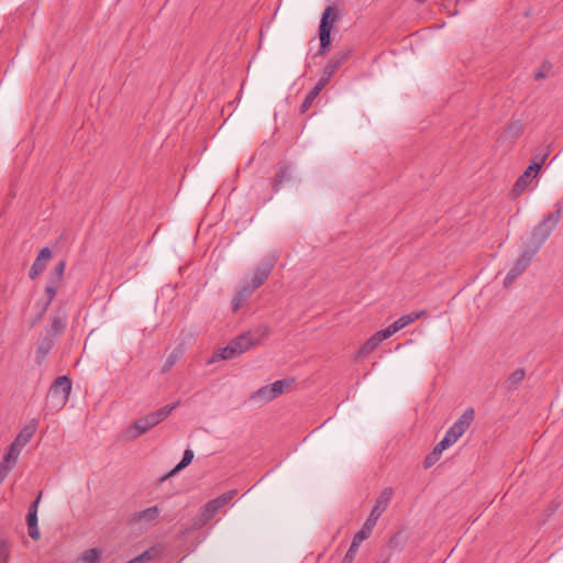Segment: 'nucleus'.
<instances>
[{"instance_id":"nucleus-1","label":"nucleus","mask_w":563,"mask_h":563,"mask_svg":"<svg viewBox=\"0 0 563 563\" xmlns=\"http://www.w3.org/2000/svg\"><path fill=\"white\" fill-rule=\"evenodd\" d=\"M560 214L561 213H549L548 217L533 229L530 241L525 244L520 257L515 262L504 279L505 287L511 286L529 267L533 256L550 236L552 230L559 224Z\"/></svg>"},{"instance_id":"nucleus-2","label":"nucleus","mask_w":563,"mask_h":563,"mask_svg":"<svg viewBox=\"0 0 563 563\" xmlns=\"http://www.w3.org/2000/svg\"><path fill=\"white\" fill-rule=\"evenodd\" d=\"M339 20V10L335 5H328L321 16L319 24L320 48L318 55H325L331 46V31Z\"/></svg>"},{"instance_id":"nucleus-3","label":"nucleus","mask_w":563,"mask_h":563,"mask_svg":"<svg viewBox=\"0 0 563 563\" xmlns=\"http://www.w3.org/2000/svg\"><path fill=\"white\" fill-rule=\"evenodd\" d=\"M393 494H394V492H393V488H390V487L385 488L380 493V495L376 499V503H375V505H374V507H373L368 518L364 522V525L361 528V530L356 532V533H363L365 540L367 538H369V536H371L374 527L376 526L379 517L382 516V514L388 507V505H389V503L391 500Z\"/></svg>"},{"instance_id":"nucleus-4","label":"nucleus","mask_w":563,"mask_h":563,"mask_svg":"<svg viewBox=\"0 0 563 563\" xmlns=\"http://www.w3.org/2000/svg\"><path fill=\"white\" fill-rule=\"evenodd\" d=\"M278 256L273 254L263 258L258 265L253 269L250 280H245L244 284L250 287V290L255 291L264 285V283L271 276Z\"/></svg>"},{"instance_id":"nucleus-5","label":"nucleus","mask_w":563,"mask_h":563,"mask_svg":"<svg viewBox=\"0 0 563 563\" xmlns=\"http://www.w3.org/2000/svg\"><path fill=\"white\" fill-rule=\"evenodd\" d=\"M352 51L351 49H343L334 54L328 62L327 66L324 67L323 74L319 79L320 86L325 87L333 75L336 73L340 67L347 62V59L351 56Z\"/></svg>"},{"instance_id":"nucleus-6","label":"nucleus","mask_w":563,"mask_h":563,"mask_svg":"<svg viewBox=\"0 0 563 563\" xmlns=\"http://www.w3.org/2000/svg\"><path fill=\"white\" fill-rule=\"evenodd\" d=\"M475 411L473 408H467L462 416L453 423L446 431L445 437L449 438L453 444L466 432L472 421L474 420Z\"/></svg>"},{"instance_id":"nucleus-7","label":"nucleus","mask_w":563,"mask_h":563,"mask_svg":"<svg viewBox=\"0 0 563 563\" xmlns=\"http://www.w3.org/2000/svg\"><path fill=\"white\" fill-rule=\"evenodd\" d=\"M235 495H236V490L231 489V490H228V492L223 493L222 495L218 496L217 498L208 501L205 505L203 514H202L205 520L212 519L222 507H224L229 501H231L233 499V497Z\"/></svg>"},{"instance_id":"nucleus-8","label":"nucleus","mask_w":563,"mask_h":563,"mask_svg":"<svg viewBox=\"0 0 563 563\" xmlns=\"http://www.w3.org/2000/svg\"><path fill=\"white\" fill-rule=\"evenodd\" d=\"M296 183V177L292 174L290 166L280 162L277 165L275 176L273 178V190L278 191L287 185H294Z\"/></svg>"},{"instance_id":"nucleus-9","label":"nucleus","mask_w":563,"mask_h":563,"mask_svg":"<svg viewBox=\"0 0 563 563\" xmlns=\"http://www.w3.org/2000/svg\"><path fill=\"white\" fill-rule=\"evenodd\" d=\"M427 316V310H420V311H413L411 313L401 316L396 321H394L391 324H389L385 330L387 333L391 336L399 330L404 329L405 327L413 323L416 320Z\"/></svg>"},{"instance_id":"nucleus-10","label":"nucleus","mask_w":563,"mask_h":563,"mask_svg":"<svg viewBox=\"0 0 563 563\" xmlns=\"http://www.w3.org/2000/svg\"><path fill=\"white\" fill-rule=\"evenodd\" d=\"M539 173L534 172V167H527L522 175L516 180L511 194L514 197L520 196L529 185L533 181V179L538 176Z\"/></svg>"},{"instance_id":"nucleus-11","label":"nucleus","mask_w":563,"mask_h":563,"mask_svg":"<svg viewBox=\"0 0 563 563\" xmlns=\"http://www.w3.org/2000/svg\"><path fill=\"white\" fill-rule=\"evenodd\" d=\"M37 418L31 419L13 440L18 445L24 448L34 437L38 427Z\"/></svg>"},{"instance_id":"nucleus-12","label":"nucleus","mask_w":563,"mask_h":563,"mask_svg":"<svg viewBox=\"0 0 563 563\" xmlns=\"http://www.w3.org/2000/svg\"><path fill=\"white\" fill-rule=\"evenodd\" d=\"M390 335L387 333V331L379 330L375 332L364 344L360 347L358 354L360 356L367 355L372 353L377 346L386 339H388Z\"/></svg>"},{"instance_id":"nucleus-13","label":"nucleus","mask_w":563,"mask_h":563,"mask_svg":"<svg viewBox=\"0 0 563 563\" xmlns=\"http://www.w3.org/2000/svg\"><path fill=\"white\" fill-rule=\"evenodd\" d=\"M51 257H52V252L48 247H43L40 251L35 262L33 263V265L31 266L30 272H29V276L31 279L36 278V276L45 269L46 262L48 260H51Z\"/></svg>"},{"instance_id":"nucleus-14","label":"nucleus","mask_w":563,"mask_h":563,"mask_svg":"<svg viewBox=\"0 0 563 563\" xmlns=\"http://www.w3.org/2000/svg\"><path fill=\"white\" fill-rule=\"evenodd\" d=\"M155 427V423L152 421L150 413L145 417H142L134 421V423L129 428V433L131 438H137L152 428Z\"/></svg>"},{"instance_id":"nucleus-15","label":"nucleus","mask_w":563,"mask_h":563,"mask_svg":"<svg viewBox=\"0 0 563 563\" xmlns=\"http://www.w3.org/2000/svg\"><path fill=\"white\" fill-rule=\"evenodd\" d=\"M49 389L55 391L56 395H66V397L69 398V395L71 393V380L66 375L59 376L53 382Z\"/></svg>"},{"instance_id":"nucleus-16","label":"nucleus","mask_w":563,"mask_h":563,"mask_svg":"<svg viewBox=\"0 0 563 563\" xmlns=\"http://www.w3.org/2000/svg\"><path fill=\"white\" fill-rule=\"evenodd\" d=\"M161 509L157 506H153L135 512L131 519L132 522H152L158 518Z\"/></svg>"},{"instance_id":"nucleus-17","label":"nucleus","mask_w":563,"mask_h":563,"mask_svg":"<svg viewBox=\"0 0 563 563\" xmlns=\"http://www.w3.org/2000/svg\"><path fill=\"white\" fill-rule=\"evenodd\" d=\"M68 401V397L66 395L59 396L56 395L55 391L52 389H48L47 396H46V407L51 411H59L62 410Z\"/></svg>"},{"instance_id":"nucleus-18","label":"nucleus","mask_w":563,"mask_h":563,"mask_svg":"<svg viewBox=\"0 0 563 563\" xmlns=\"http://www.w3.org/2000/svg\"><path fill=\"white\" fill-rule=\"evenodd\" d=\"M274 399H276V394L272 390V385L261 387L251 396V400L260 404L261 406Z\"/></svg>"},{"instance_id":"nucleus-19","label":"nucleus","mask_w":563,"mask_h":563,"mask_svg":"<svg viewBox=\"0 0 563 563\" xmlns=\"http://www.w3.org/2000/svg\"><path fill=\"white\" fill-rule=\"evenodd\" d=\"M232 346L235 347V351L240 354L249 351L252 346L257 344L256 341H254L250 333H244L235 338L231 341Z\"/></svg>"},{"instance_id":"nucleus-20","label":"nucleus","mask_w":563,"mask_h":563,"mask_svg":"<svg viewBox=\"0 0 563 563\" xmlns=\"http://www.w3.org/2000/svg\"><path fill=\"white\" fill-rule=\"evenodd\" d=\"M525 376L526 371L523 368H517L505 380V388L510 391L516 390L521 385Z\"/></svg>"},{"instance_id":"nucleus-21","label":"nucleus","mask_w":563,"mask_h":563,"mask_svg":"<svg viewBox=\"0 0 563 563\" xmlns=\"http://www.w3.org/2000/svg\"><path fill=\"white\" fill-rule=\"evenodd\" d=\"M522 132H523V125H522L521 121H519V120L511 121L508 123V125L504 130L501 136L505 140L515 141L522 134Z\"/></svg>"},{"instance_id":"nucleus-22","label":"nucleus","mask_w":563,"mask_h":563,"mask_svg":"<svg viewBox=\"0 0 563 563\" xmlns=\"http://www.w3.org/2000/svg\"><path fill=\"white\" fill-rule=\"evenodd\" d=\"M364 536L363 533H355L354 537H353V540H352V543L347 550V552L345 553L343 560H342V563H353L354 559H355V555L358 551V548L361 545V543L364 541Z\"/></svg>"},{"instance_id":"nucleus-23","label":"nucleus","mask_w":563,"mask_h":563,"mask_svg":"<svg viewBox=\"0 0 563 563\" xmlns=\"http://www.w3.org/2000/svg\"><path fill=\"white\" fill-rule=\"evenodd\" d=\"M179 406V401H176L173 405L164 406L153 412L150 413L152 421L157 426L159 422L165 420L174 409Z\"/></svg>"},{"instance_id":"nucleus-24","label":"nucleus","mask_w":563,"mask_h":563,"mask_svg":"<svg viewBox=\"0 0 563 563\" xmlns=\"http://www.w3.org/2000/svg\"><path fill=\"white\" fill-rule=\"evenodd\" d=\"M55 342L53 338H45L43 339L36 350V362L41 364L45 357L48 355V353L54 347Z\"/></svg>"},{"instance_id":"nucleus-25","label":"nucleus","mask_w":563,"mask_h":563,"mask_svg":"<svg viewBox=\"0 0 563 563\" xmlns=\"http://www.w3.org/2000/svg\"><path fill=\"white\" fill-rule=\"evenodd\" d=\"M253 290H250L245 284L236 291L232 300V309L233 311H238L240 307L246 301V299L253 294Z\"/></svg>"},{"instance_id":"nucleus-26","label":"nucleus","mask_w":563,"mask_h":563,"mask_svg":"<svg viewBox=\"0 0 563 563\" xmlns=\"http://www.w3.org/2000/svg\"><path fill=\"white\" fill-rule=\"evenodd\" d=\"M550 155L549 146L541 148L532 158L529 167H534V172L539 173Z\"/></svg>"},{"instance_id":"nucleus-27","label":"nucleus","mask_w":563,"mask_h":563,"mask_svg":"<svg viewBox=\"0 0 563 563\" xmlns=\"http://www.w3.org/2000/svg\"><path fill=\"white\" fill-rule=\"evenodd\" d=\"M101 552L97 548L86 550L75 563H99Z\"/></svg>"},{"instance_id":"nucleus-28","label":"nucleus","mask_w":563,"mask_h":563,"mask_svg":"<svg viewBox=\"0 0 563 563\" xmlns=\"http://www.w3.org/2000/svg\"><path fill=\"white\" fill-rule=\"evenodd\" d=\"M295 384V378L289 377L285 379H279L274 382L272 385V390L276 394V398L284 394L287 389H289Z\"/></svg>"},{"instance_id":"nucleus-29","label":"nucleus","mask_w":563,"mask_h":563,"mask_svg":"<svg viewBox=\"0 0 563 563\" xmlns=\"http://www.w3.org/2000/svg\"><path fill=\"white\" fill-rule=\"evenodd\" d=\"M235 355H239V353L235 351V347L232 346V343L230 342L225 347L220 349L218 352H216L210 362H216L218 360H230Z\"/></svg>"},{"instance_id":"nucleus-30","label":"nucleus","mask_w":563,"mask_h":563,"mask_svg":"<svg viewBox=\"0 0 563 563\" xmlns=\"http://www.w3.org/2000/svg\"><path fill=\"white\" fill-rule=\"evenodd\" d=\"M27 528H29V536L33 540H38L41 537L38 527H37V514L29 512L26 517Z\"/></svg>"},{"instance_id":"nucleus-31","label":"nucleus","mask_w":563,"mask_h":563,"mask_svg":"<svg viewBox=\"0 0 563 563\" xmlns=\"http://www.w3.org/2000/svg\"><path fill=\"white\" fill-rule=\"evenodd\" d=\"M323 88V86H320V84L317 82L314 88L306 96L303 102L301 103V113H305L311 107L313 100L318 97V95L321 92Z\"/></svg>"},{"instance_id":"nucleus-32","label":"nucleus","mask_w":563,"mask_h":563,"mask_svg":"<svg viewBox=\"0 0 563 563\" xmlns=\"http://www.w3.org/2000/svg\"><path fill=\"white\" fill-rule=\"evenodd\" d=\"M59 285H60V282H57L56 279H48V283H47L46 288H45L47 300H46V303L44 306V310H46L47 307L53 301V299L56 296V292H57V290L59 288Z\"/></svg>"},{"instance_id":"nucleus-33","label":"nucleus","mask_w":563,"mask_h":563,"mask_svg":"<svg viewBox=\"0 0 563 563\" xmlns=\"http://www.w3.org/2000/svg\"><path fill=\"white\" fill-rule=\"evenodd\" d=\"M194 459V452L190 449L185 450L184 456L181 461L176 465V467L169 472L168 476L176 474L178 471L188 466Z\"/></svg>"},{"instance_id":"nucleus-34","label":"nucleus","mask_w":563,"mask_h":563,"mask_svg":"<svg viewBox=\"0 0 563 563\" xmlns=\"http://www.w3.org/2000/svg\"><path fill=\"white\" fill-rule=\"evenodd\" d=\"M22 446L18 445L14 441L10 444L8 452L4 454V459H7V462H13L16 464L19 455L22 451Z\"/></svg>"},{"instance_id":"nucleus-35","label":"nucleus","mask_w":563,"mask_h":563,"mask_svg":"<svg viewBox=\"0 0 563 563\" xmlns=\"http://www.w3.org/2000/svg\"><path fill=\"white\" fill-rule=\"evenodd\" d=\"M65 327L66 323L64 319L59 316H54L51 322L52 338L54 339V336L60 333L65 329Z\"/></svg>"},{"instance_id":"nucleus-36","label":"nucleus","mask_w":563,"mask_h":563,"mask_svg":"<svg viewBox=\"0 0 563 563\" xmlns=\"http://www.w3.org/2000/svg\"><path fill=\"white\" fill-rule=\"evenodd\" d=\"M14 465L15 464L13 462H7V459L3 457L2 462L0 463V483L7 478Z\"/></svg>"},{"instance_id":"nucleus-37","label":"nucleus","mask_w":563,"mask_h":563,"mask_svg":"<svg viewBox=\"0 0 563 563\" xmlns=\"http://www.w3.org/2000/svg\"><path fill=\"white\" fill-rule=\"evenodd\" d=\"M551 68H552V65L550 62H548V60L543 62L540 69L534 74V79L540 80V79L545 78L549 75Z\"/></svg>"},{"instance_id":"nucleus-38","label":"nucleus","mask_w":563,"mask_h":563,"mask_svg":"<svg viewBox=\"0 0 563 563\" xmlns=\"http://www.w3.org/2000/svg\"><path fill=\"white\" fill-rule=\"evenodd\" d=\"M66 267V263L60 261L54 268L53 273L49 276V279H56L57 282H62L64 271Z\"/></svg>"},{"instance_id":"nucleus-39","label":"nucleus","mask_w":563,"mask_h":563,"mask_svg":"<svg viewBox=\"0 0 563 563\" xmlns=\"http://www.w3.org/2000/svg\"><path fill=\"white\" fill-rule=\"evenodd\" d=\"M156 555L157 551L155 548H151L137 555V558L141 559V563H148L150 561L154 560Z\"/></svg>"},{"instance_id":"nucleus-40","label":"nucleus","mask_w":563,"mask_h":563,"mask_svg":"<svg viewBox=\"0 0 563 563\" xmlns=\"http://www.w3.org/2000/svg\"><path fill=\"white\" fill-rule=\"evenodd\" d=\"M441 453H439L437 450L433 449V451L428 454V456L424 460V467L429 468L432 466L435 462L439 461Z\"/></svg>"},{"instance_id":"nucleus-41","label":"nucleus","mask_w":563,"mask_h":563,"mask_svg":"<svg viewBox=\"0 0 563 563\" xmlns=\"http://www.w3.org/2000/svg\"><path fill=\"white\" fill-rule=\"evenodd\" d=\"M451 445H453V442L444 435V438L434 446V450L442 454V452Z\"/></svg>"},{"instance_id":"nucleus-42","label":"nucleus","mask_w":563,"mask_h":563,"mask_svg":"<svg viewBox=\"0 0 563 563\" xmlns=\"http://www.w3.org/2000/svg\"><path fill=\"white\" fill-rule=\"evenodd\" d=\"M9 561V549L4 542H0V563Z\"/></svg>"},{"instance_id":"nucleus-43","label":"nucleus","mask_w":563,"mask_h":563,"mask_svg":"<svg viewBox=\"0 0 563 563\" xmlns=\"http://www.w3.org/2000/svg\"><path fill=\"white\" fill-rule=\"evenodd\" d=\"M175 362H176V356H175V354H174V353H172V354L168 356V358L166 360V362H165V364H164V366H163V369H162V371H163L164 373L168 372V371L174 366Z\"/></svg>"},{"instance_id":"nucleus-44","label":"nucleus","mask_w":563,"mask_h":563,"mask_svg":"<svg viewBox=\"0 0 563 563\" xmlns=\"http://www.w3.org/2000/svg\"><path fill=\"white\" fill-rule=\"evenodd\" d=\"M41 496H42V493H40V495L36 497V499L31 504V506L29 508V512L37 514V508H38Z\"/></svg>"},{"instance_id":"nucleus-45","label":"nucleus","mask_w":563,"mask_h":563,"mask_svg":"<svg viewBox=\"0 0 563 563\" xmlns=\"http://www.w3.org/2000/svg\"><path fill=\"white\" fill-rule=\"evenodd\" d=\"M556 210L555 211H563V198L556 203Z\"/></svg>"},{"instance_id":"nucleus-46","label":"nucleus","mask_w":563,"mask_h":563,"mask_svg":"<svg viewBox=\"0 0 563 563\" xmlns=\"http://www.w3.org/2000/svg\"><path fill=\"white\" fill-rule=\"evenodd\" d=\"M472 0H456L455 8H457L462 2H471Z\"/></svg>"},{"instance_id":"nucleus-47","label":"nucleus","mask_w":563,"mask_h":563,"mask_svg":"<svg viewBox=\"0 0 563 563\" xmlns=\"http://www.w3.org/2000/svg\"><path fill=\"white\" fill-rule=\"evenodd\" d=\"M416 1H417V2H419V3H423V2H426L427 0H416Z\"/></svg>"}]
</instances>
